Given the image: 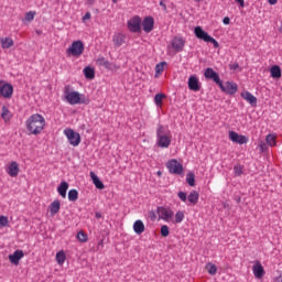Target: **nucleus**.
I'll list each match as a JSON object with an SVG mask.
<instances>
[{"mask_svg":"<svg viewBox=\"0 0 282 282\" xmlns=\"http://www.w3.org/2000/svg\"><path fill=\"white\" fill-rule=\"evenodd\" d=\"M205 270H207L208 274L212 276H215L217 274V265H215L213 262H208L205 267Z\"/></svg>","mask_w":282,"mask_h":282,"instance_id":"nucleus-32","label":"nucleus"},{"mask_svg":"<svg viewBox=\"0 0 282 282\" xmlns=\"http://www.w3.org/2000/svg\"><path fill=\"white\" fill-rule=\"evenodd\" d=\"M58 210H61V200L55 199L50 206V213L52 217H54V215H58Z\"/></svg>","mask_w":282,"mask_h":282,"instance_id":"nucleus-25","label":"nucleus"},{"mask_svg":"<svg viewBox=\"0 0 282 282\" xmlns=\"http://www.w3.org/2000/svg\"><path fill=\"white\" fill-rule=\"evenodd\" d=\"M89 19H91V13L86 12L85 15L83 17V21H89Z\"/></svg>","mask_w":282,"mask_h":282,"instance_id":"nucleus-48","label":"nucleus"},{"mask_svg":"<svg viewBox=\"0 0 282 282\" xmlns=\"http://www.w3.org/2000/svg\"><path fill=\"white\" fill-rule=\"evenodd\" d=\"M14 87L11 84L0 80V98H12Z\"/></svg>","mask_w":282,"mask_h":282,"instance_id":"nucleus-9","label":"nucleus"},{"mask_svg":"<svg viewBox=\"0 0 282 282\" xmlns=\"http://www.w3.org/2000/svg\"><path fill=\"white\" fill-rule=\"evenodd\" d=\"M259 149L262 153H265V151H268V144L263 141L259 142Z\"/></svg>","mask_w":282,"mask_h":282,"instance_id":"nucleus-44","label":"nucleus"},{"mask_svg":"<svg viewBox=\"0 0 282 282\" xmlns=\"http://www.w3.org/2000/svg\"><path fill=\"white\" fill-rule=\"evenodd\" d=\"M236 3H239L241 8H243L246 6V1L245 0H235Z\"/></svg>","mask_w":282,"mask_h":282,"instance_id":"nucleus-50","label":"nucleus"},{"mask_svg":"<svg viewBox=\"0 0 282 282\" xmlns=\"http://www.w3.org/2000/svg\"><path fill=\"white\" fill-rule=\"evenodd\" d=\"M194 34L196 39H199L200 41H204L205 43H212L214 47H219V42L215 40L213 36H210L202 26H196L194 29Z\"/></svg>","mask_w":282,"mask_h":282,"instance_id":"nucleus-4","label":"nucleus"},{"mask_svg":"<svg viewBox=\"0 0 282 282\" xmlns=\"http://www.w3.org/2000/svg\"><path fill=\"white\" fill-rule=\"evenodd\" d=\"M230 69H239V64H232L230 65Z\"/></svg>","mask_w":282,"mask_h":282,"instance_id":"nucleus-52","label":"nucleus"},{"mask_svg":"<svg viewBox=\"0 0 282 282\" xmlns=\"http://www.w3.org/2000/svg\"><path fill=\"white\" fill-rule=\"evenodd\" d=\"M186 182L189 186H195V174L193 172L187 173Z\"/></svg>","mask_w":282,"mask_h":282,"instance_id":"nucleus-37","label":"nucleus"},{"mask_svg":"<svg viewBox=\"0 0 282 282\" xmlns=\"http://www.w3.org/2000/svg\"><path fill=\"white\" fill-rule=\"evenodd\" d=\"M184 221V212L178 210L175 214V219L172 220V224H182Z\"/></svg>","mask_w":282,"mask_h":282,"instance_id":"nucleus-34","label":"nucleus"},{"mask_svg":"<svg viewBox=\"0 0 282 282\" xmlns=\"http://www.w3.org/2000/svg\"><path fill=\"white\" fill-rule=\"evenodd\" d=\"M177 197L181 199V202H186L188 196L186 195V192H178Z\"/></svg>","mask_w":282,"mask_h":282,"instance_id":"nucleus-45","label":"nucleus"},{"mask_svg":"<svg viewBox=\"0 0 282 282\" xmlns=\"http://www.w3.org/2000/svg\"><path fill=\"white\" fill-rule=\"evenodd\" d=\"M36 15V12H33V11H29L26 14H25V21H34V17Z\"/></svg>","mask_w":282,"mask_h":282,"instance_id":"nucleus-43","label":"nucleus"},{"mask_svg":"<svg viewBox=\"0 0 282 282\" xmlns=\"http://www.w3.org/2000/svg\"><path fill=\"white\" fill-rule=\"evenodd\" d=\"M270 6H276L279 0H268Z\"/></svg>","mask_w":282,"mask_h":282,"instance_id":"nucleus-54","label":"nucleus"},{"mask_svg":"<svg viewBox=\"0 0 282 282\" xmlns=\"http://www.w3.org/2000/svg\"><path fill=\"white\" fill-rule=\"evenodd\" d=\"M84 75L88 80H94V78H96V70L93 67L87 66L84 68Z\"/></svg>","mask_w":282,"mask_h":282,"instance_id":"nucleus-29","label":"nucleus"},{"mask_svg":"<svg viewBox=\"0 0 282 282\" xmlns=\"http://www.w3.org/2000/svg\"><path fill=\"white\" fill-rule=\"evenodd\" d=\"M0 226H2L3 228L8 226V217L0 216Z\"/></svg>","mask_w":282,"mask_h":282,"instance_id":"nucleus-46","label":"nucleus"},{"mask_svg":"<svg viewBox=\"0 0 282 282\" xmlns=\"http://www.w3.org/2000/svg\"><path fill=\"white\" fill-rule=\"evenodd\" d=\"M77 239L78 241H80V243H87L89 237L87 236V234H85V231H79L77 234Z\"/></svg>","mask_w":282,"mask_h":282,"instance_id":"nucleus-36","label":"nucleus"},{"mask_svg":"<svg viewBox=\"0 0 282 282\" xmlns=\"http://www.w3.org/2000/svg\"><path fill=\"white\" fill-rule=\"evenodd\" d=\"M83 52H85V44L83 41H75L72 45L66 50L67 56H75L78 58L83 56Z\"/></svg>","mask_w":282,"mask_h":282,"instance_id":"nucleus-5","label":"nucleus"},{"mask_svg":"<svg viewBox=\"0 0 282 282\" xmlns=\"http://www.w3.org/2000/svg\"><path fill=\"white\" fill-rule=\"evenodd\" d=\"M204 76L208 80H214V83H216V85H221V79L219 78V74H217V72H215L213 68H210V67L206 68Z\"/></svg>","mask_w":282,"mask_h":282,"instance_id":"nucleus-14","label":"nucleus"},{"mask_svg":"<svg viewBox=\"0 0 282 282\" xmlns=\"http://www.w3.org/2000/svg\"><path fill=\"white\" fill-rule=\"evenodd\" d=\"M184 45H186V42L183 37H174L171 41V47L174 50V52H182L184 50Z\"/></svg>","mask_w":282,"mask_h":282,"instance_id":"nucleus-16","label":"nucleus"},{"mask_svg":"<svg viewBox=\"0 0 282 282\" xmlns=\"http://www.w3.org/2000/svg\"><path fill=\"white\" fill-rule=\"evenodd\" d=\"M97 65L105 67L106 69H111V67H113V64H111V62L107 61L105 57H99L97 59Z\"/></svg>","mask_w":282,"mask_h":282,"instance_id":"nucleus-30","label":"nucleus"},{"mask_svg":"<svg viewBox=\"0 0 282 282\" xmlns=\"http://www.w3.org/2000/svg\"><path fill=\"white\" fill-rule=\"evenodd\" d=\"M159 215V219H162L163 221H173V215L174 213L171 210V208L166 207H158L156 210Z\"/></svg>","mask_w":282,"mask_h":282,"instance_id":"nucleus-10","label":"nucleus"},{"mask_svg":"<svg viewBox=\"0 0 282 282\" xmlns=\"http://www.w3.org/2000/svg\"><path fill=\"white\" fill-rule=\"evenodd\" d=\"M241 98H243V100L249 102V105H251L252 107L257 106V97H254V95H252L250 91L241 93Z\"/></svg>","mask_w":282,"mask_h":282,"instance_id":"nucleus-19","label":"nucleus"},{"mask_svg":"<svg viewBox=\"0 0 282 282\" xmlns=\"http://www.w3.org/2000/svg\"><path fill=\"white\" fill-rule=\"evenodd\" d=\"M95 217H96V219H100V217H102V214H100L99 212H97V213L95 214Z\"/></svg>","mask_w":282,"mask_h":282,"instance_id":"nucleus-56","label":"nucleus"},{"mask_svg":"<svg viewBox=\"0 0 282 282\" xmlns=\"http://www.w3.org/2000/svg\"><path fill=\"white\" fill-rule=\"evenodd\" d=\"M223 23H224V25H230V18L225 17V18L223 19Z\"/></svg>","mask_w":282,"mask_h":282,"instance_id":"nucleus-49","label":"nucleus"},{"mask_svg":"<svg viewBox=\"0 0 282 282\" xmlns=\"http://www.w3.org/2000/svg\"><path fill=\"white\" fill-rule=\"evenodd\" d=\"M173 135L171 130L164 128V126H159L156 129V144L160 149H169L171 147V141Z\"/></svg>","mask_w":282,"mask_h":282,"instance_id":"nucleus-3","label":"nucleus"},{"mask_svg":"<svg viewBox=\"0 0 282 282\" xmlns=\"http://www.w3.org/2000/svg\"><path fill=\"white\" fill-rule=\"evenodd\" d=\"M187 85L191 91H199V89H202V86L199 85V78H197L196 75L189 76Z\"/></svg>","mask_w":282,"mask_h":282,"instance_id":"nucleus-15","label":"nucleus"},{"mask_svg":"<svg viewBox=\"0 0 282 282\" xmlns=\"http://www.w3.org/2000/svg\"><path fill=\"white\" fill-rule=\"evenodd\" d=\"M161 235H162V237H169V235H170L169 226L163 225V226L161 227Z\"/></svg>","mask_w":282,"mask_h":282,"instance_id":"nucleus-42","label":"nucleus"},{"mask_svg":"<svg viewBox=\"0 0 282 282\" xmlns=\"http://www.w3.org/2000/svg\"><path fill=\"white\" fill-rule=\"evenodd\" d=\"M164 65H166V62H161L160 64H156L155 66L156 74H162L164 72Z\"/></svg>","mask_w":282,"mask_h":282,"instance_id":"nucleus-41","label":"nucleus"},{"mask_svg":"<svg viewBox=\"0 0 282 282\" xmlns=\"http://www.w3.org/2000/svg\"><path fill=\"white\" fill-rule=\"evenodd\" d=\"M273 282H282V274H280L279 276H276Z\"/></svg>","mask_w":282,"mask_h":282,"instance_id":"nucleus-53","label":"nucleus"},{"mask_svg":"<svg viewBox=\"0 0 282 282\" xmlns=\"http://www.w3.org/2000/svg\"><path fill=\"white\" fill-rule=\"evenodd\" d=\"M127 39V36L122 33H116L112 36V42L115 47H122V45H124V40Z\"/></svg>","mask_w":282,"mask_h":282,"instance_id":"nucleus-18","label":"nucleus"},{"mask_svg":"<svg viewBox=\"0 0 282 282\" xmlns=\"http://www.w3.org/2000/svg\"><path fill=\"white\" fill-rule=\"evenodd\" d=\"M67 188H69V184H67V182H62L61 185L57 187V193L61 195V197H67Z\"/></svg>","mask_w":282,"mask_h":282,"instance_id":"nucleus-28","label":"nucleus"},{"mask_svg":"<svg viewBox=\"0 0 282 282\" xmlns=\"http://www.w3.org/2000/svg\"><path fill=\"white\" fill-rule=\"evenodd\" d=\"M76 199H78V191L76 189H70L68 192V200L69 202H76Z\"/></svg>","mask_w":282,"mask_h":282,"instance_id":"nucleus-38","label":"nucleus"},{"mask_svg":"<svg viewBox=\"0 0 282 282\" xmlns=\"http://www.w3.org/2000/svg\"><path fill=\"white\" fill-rule=\"evenodd\" d=\"M166 169L172 175H182L184 173V165L175 159L167 161Z\"/></svg>","mask_w":282,"mask_h":282,"instance_id":"nucleus-6","label":"nucleus"},{"mask_svg":"<svg viewBox=\"0 0 282 282\" xmlns=\"http://www.w3.org/2000/svg\"><path fill=\"white\" fill-rule=\"evenodd\" d=\"M164 98H166V95L164 94H156L154 97V102L155 105H162V100H164Z\"/></svg>","mask_w":282,"mask_h":282,"instance_id":"nucleus-39","label":"nucleus"},{"mask_svg":"<svg viewBox=\"0 0 282 282\" xmlns=\"http://www.w3.org/2000/svg\"><path fill=\"white\" fill-rule=\"evenodd\" d=\"M252 270L256 279H263V274H265V271L263 270V265H261L258 262L253 265Z\"/></svg>","mask_w":282,"mask_h":282,"instance_id":"nucleus-22","label":"nucleus"},{"mask_svg":"<svg viewBox=\"0 0 282 282\" xmlns=\"http://www.w3.org/2000/svg\"><path fill=\"white\" fill-rule=\"evenodd\" d=\"M0 45L2 50H10V47L14 46V40L12 37H1Z\"/></svg>","mask_w":282,"mask_h":282,"instance_id":"nucleus-21","label":"nucleus"},{"mask_svg":"<svg viewBox=\"0 0 282 282\" xmlns=\"http://www.w3.org/2000/svg\"><path fill=\"white\" fill-rule=\"evenodd\" d=\"M187 202L192 206H195L199 202V193L197 191H192L187 196Z\"/></svg>","mask_w":282,"mask_h":282,"instance_id":"nucleus-24","label":"nucleus"},{"mask_svg":"<svg viewBox=\"0 0 282 282\" xmlns=\"http://www.w3.org/2000/svg\"><path fill=\"white\" fill-rule=\"evenodd\" d=\"M90 180H93V184L96 186V188H98L99 191H102L105 188V184L102 183V181H100V178L98 177V175H96L94 172H90Z\"/></svg>","mask_w":282,"mask_h":282,"instance_id":"nucleus-23","label":"nucleus"},{"mask_svg":"<svg viewBox=\"0 0 282 282\" xmlns=\"http://www.w3.org/2000/svg\"><path fill=\"white\" fill-rule=\"evenodd\" d=\"M218 86L220 87L221 91H225L226 94H237L238 86L236 83L227 82L224 84L223 82H220Z\"/></svg>","mask_w":282,"mask_h":282,"instance_id":"nucleus-11","label":"nucleus"},{"mask_svg":"<svg viewBox=\"0 0 282 282\" xmlns=\"http://www.w3.org/2000/svg\"><path fill=\"white\" fill-rule=\"evenodd\" d=\"M270 72L272 78H281V67L276 65L272 66Z\"/></svg>","mask_w":282,"mask_h":282,"instance_id":"nucleus-33","label":"nucleus"},{"mask_svg":"<svg viewBox=\"0 0 282 282\" xmlns=\"http://www.w3.org/2000/svg\"><path fill=\"white\" fill-rule=\"evenodd\" d=\"M158 175H159V176H160V175H162V172H161V171H159V172H158Z\"/></svg>","mask_w":282,"mask_h":282,"instance_id":"nucleus-57","label":"nucleus"},{"mask_svg":"<svg viewBox=\"0 0 282 282\" xmlns=\"http://www.w3.org/2000/svg\"><path fill=\"white\" fill-rule=\"evenodd\" d=\"M64 98L68 105H89V99L85 95L74 90L69 85L64 87Z\"/></svg>","mask_w":282,"mask_h":282,"instance_id":"nucleus-2","label":"nucleus"},{"mask_svg":"<svg viewBox=\"0 0 282 282\" xmlns=\"http://www.w3.org/2000/svg\"><path fill=\"white\" fill-rule=\"evenodd\" d=\"M268 147H276V134L270 133L265 138Z\"/></svg>","mask_w":282,"mask_h":282,"instance_id":"nucleus-31","label":"nucleus"},{"mask_svg":"<svg viewBox=\"0 0 282 282\" xmlns=\"http://www.w3.org/2000/svg\"><path fill=\"white\" fill-rule=\"evenodd\" d=\"M128 30L133 33L142 32V18L140 15H133L128 21Z\"/></svg>","mask_w":282,"mask_h":282,"instance_id":"nucleus-7","label":"nucleus"},{"mask_svg":"<svg viewBox=\"0 0 282 282\" xmlns=\"http://www.w3.org/2000/svg\"><path fill=\"white\" fill-rule=\"evenodd\" d=\"M65 259H67V257L65 256L64 251H58L56 253V262L58 265H63V263H65Z\"/></svg>","mask_w":282,"mask_h":282,"instance_id":"nucleus-35","label":"nucleus"},{"mask_svg":"<svg viewBox=\"0 0 282 282\" xmlns=\"http://www.w3.org/2000/svg\"><path fill=\"white\" fill-rule=\"evenodd\" d=\"M149 218L151 219V221H155V219H158V216L155 215V212L150 210L149 212Z\"/></svg>","mask_w":282,"mask_h":282,"instance_id":"nucleus-47","label":"nucleus"},{"mask_svg":"<svg viewBox=\"0 0 282 282\" xmlns=\"http://www.w3.org/2000/svg\"><path fill=\"white\" fill-rule=\"evenodd\" d=\"M160 6L163 8L164 12H166V3H164V0L160 1Z\"/></svg>","mask_w":282,"mask_h":282,"instance_id":"nucleus-51","label":"nucleus"},{"mask_svg":"<svg viewBox=\"0 0 282 282\" xmlns=\"http://www.w3.org/2000/svg\"><path fill=\"white\" fill-rule=\"evenodd\" d=\"M64 135H66L72 147H78L80 144V133L75 132L73 129L64 130Z\"/></svg>","mask_w":282,"mask_h":282,"instance_id":"nucleus-8","label":"nucleus"},{"mask_svg":"<svg viewBox=\"0 0 282 282\" xmlns=\"http://www.w3.org/2000/svg\"><path fill=\"white\" fill-rule=\"evenodd\" d=\"M25 126L30 135H41L43 129H45V117H43V115L33 113L26 119Z\"/></svg>","mask_w":282,"mask_h":282,"instance_id":"nucleus-1","label":"nucleus"},{"mask_svg":"<svg viewBox=\"0 0 282 282\" xmlns=\"http://www.w3.org/2000/svg\"><path fill=\"white\" fill-rule=\"evenodd\" d=\"M1 118L4 120L6 123L12 120V112H10V110L6 106H2L1 108Z\"/></svg>","mask_w":282,"mask_h":282,"instance_id":"nucleus-27","label":"nucleus"},{"mask_svg":"<svg viewBox=\"0 0 282 282\" xmlns=\"http://www.w3.org/2000/svg\"><path fill=\"white\" fill-rule=\"evenodd\" d=\"M141 25L143 28V32H145V34H149V33L153 32V28L155 25V20L153 19V17H145L143 19V21L141 22Z\"/></svg>","mask_w":282,"mask_h":282,"instance_id":"nucleus-12","label":"nucleus"},{"mask_svg":"<svg viewBox=\"0 0 282 282\" xmlns=\"http://www.w3.org/2000/svg\"><path fill=\"white\" fill-rule=\"evenodd\" d=\"M7 173L10 175V177H17V175H19V163L14 161L11 162L7 169Z\"/></svg>","mask_w":282,"mask_h":282,"instance_id":"nucleus-20","label":"nucleus"},{"mask_svg":"<svg viewBox=\"0 0 282 282\" xmlns=\"http://www.w3.org/2000/svg\"><path fill=\"white\" fill-rule=\"evenodd\" d=\"M229 140H231V142H235L236 144H248V138L235 131H229Z\"/></svg>","mask_w":282,"mask_h":282,"instance_id":"nucleus-13","label":"nucleus"},{"mask_svg":"<svg viewBox=\"0 0 282 282\" xmlns=\"http://www.w3.org/2000/svg\"><path fill=\"white\" fill-rule=\"evenodd\" d=\"M94 3H96V0H87L88 6H94Z\"/></svg>","mask_w":282,"mask_h":282,"instance_id":"nucleus-55","label":"nucleus"},{"mask_svg":"<svg viewBox=\"0 0 282 282\" xmlns=\"http://www.w3.org/2000/svg\"><path fill=\"white\" fill-rule=\"evenodd\" d=\"M23 257H24L23 250H17L14 251L13 254L9 256V260L11 263H13V265H19V261H21Z\"/></svg>","mask_w":282,"mask_h":282,"instance_id":"nucleus-17","label":"nucleus"},{"mask_svg":"<svg viewBox=\"0 0 282 282\" xmlns=\"http://www.w3.org/2000/svg\"><path fill=\"white\" fill-rule=\"evenodd\" d=\"M144 230H145L144 223L142 220H135L133 224V231L135 232V235H142Z\"/></svg>","mask_w":282,"mask_h":282,"instance_id":"nucleus-26","label":"nucleus"},{"mask_svg":"<svg viewBox=\"0 0 282 282\" xmlns=\"http://www.w3.org/2000/svg\"><path fill=\"white\" fill-rule=\"evenodd\" d=\"M234 173L238 177H241V175H243V167L241 165H235L234 166Z\"/></svg>","mask_w":282,"mask_h":282,"instance_id":"nucleus-40","label":"nucleus"}]
</instances>
